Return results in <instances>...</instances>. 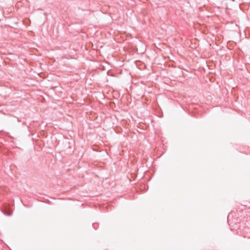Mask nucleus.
<instances>
[{"label":"nucleus","mask_w":250,"mask_h":250,"mask_svg":"<svg viewBox=\"0 0 250 250\" xmlns=\"http://www.w3.org/2000/svg\"><path fill=\"white\" fill-rule=\"evenodd\" d=\"M229 217H230V215H229V216H228V223H229Z\"/></svg>","instance_id":"nucleus-1"},{"label":"nucleus","mask_w":250,"mask_h":250,"mask_svg":"<svg viewBox=\"0 0 250 250\" xmlns=\"http://www.w3.org/2000/svg\"><path fill=\"white\" fill-rule=\"evenodd\" d=\"M7 215H11V213H8V214H7Z\"/></svg>","instance_id":"nucleus-2"}]
</instances>
